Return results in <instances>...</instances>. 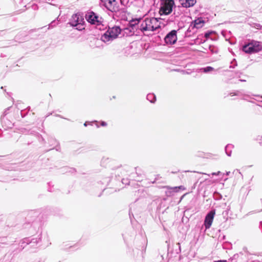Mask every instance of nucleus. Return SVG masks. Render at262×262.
<instances>
[{"instance_id": "obj_1", "label": "nucleus", "mask_w": 262, "mask_h": 262, "mask_svg": "<svg viewBox=\"0 0 262 262\" xmlns=\"http://www.w3.org/2000/svg\"><path fill=\"white\" fill-rule=\"evenodd\" d=\"M160 19L155 17L145 18L140 24L139 29L143 33L156 31L161 27Z\"/></svg>"}, {"instance_id": "obj_2", "label": "nucleus", "mask_w": 262, "mask_h": 262, "mask_svg": "<svg viewBox=\"0 0 262 262\" xmlns=\"http://www.w3.org/2000/svg\"><path fill=\"white\" fill-rule=\"evenodd\" d=\"M101 1L108 10L115 13L116 16L123 17L125 15V8H120V6L117 5L116 0H101Z\"/></svg>"}, {"instance_id": "obj_3", "label": "nucleus", "mask_w": 262, "mask_h": 262, "mask_svg": "<svg viewBox=\"0 0 262 262\" xmlns=\"http://www.w3.org/2000/svg\"><path fill=\"white\" fill-rule=\"evenodd\" d=\"M121 31L120 28L117 26L112 28L109 27L108 30L101 35V40L104 42L111 41L118 37Z\"/></svg>"}, {"instance_id": "obj_4", "label": "nucleus", "mask_w": 262, "mask_h": 262, "mask_svg": "<svg viewBox=\"0 0 262 262\" xmlns=\"http://www.w3.org/2000/svg\"><path fill=\"white\" fill-rule=\"evenodd\" d=\"M84 19L83 13H77L73 14L70 19L69 24L79 31L84 29Z\"/></svg>"}, {"instance_id": "obj_5", "label": "nucleus", "mask_w": 262, "mask_h": 262, "mask_svg": "<svg viewBox=\"0 0 262 262\" xmlns=\"http://www.w3.org/2000/svg\"><path fill=\"white\" fill-rule=\"evenodd\" d=\"M174 5L173 0H161L159 8L160 15H167L170 14Z\"/></svg>"}, {"instance_id": "obj_6", "label": "nucleus", "mask_w": 262, "mask_h": 262, "mask_svg": "<svg viewBox=\"0 0 262 262\" xmlns=\"http://www.w3.org/2000/svg\"><path fill=\"white\" fill-rule=\"evenodd\" d=\"M40 242V237L30 238L26 237L23 239L20 242V246L23 249L26 245H29L31 248H36L38 244Z\"/></svg>"}, {"instance_id": "obj_7", "label": "nucleus", "mask_w": 262, "mask_h": 262, "mask_svg": "<svg viewBox=\"0 0 262 262\" xmlns=\"http://www.w3.org/2000/svg\"><path fill=\"white\" fill-rule=\"evenodd\" d=\"M86 20L91 24L100 26L102 23V18L93 11L88 12L85 16Z\"/></svg>"}, {"instance_id": "obj_8", "label": "nucleus", "mask_w": 262, "mask_h": 262, "mask_svg": "<svg viewBox=\"0 0 262 262\" xmlns=\"http://www.w3.org/2000/svg\"><path fill=\"white\" fill-rule=\"evenodd\" d=\"M164 40L167 44L173 45L175 43L177 40V31L174 30L171 31L166 35Z\"/></svg>"}, {"instance_id": "obj_9", "label": "nucleus", "mask_w": 262, "mask_h": 262, "mask_svg": "<svg viewBox=\"0 0 262 262\" xmlns=\"http://www.w3.org/2000/svg\"><path fill=\"white\" fill-rule=\"evenodd\" d=\"M215 214V210H212L207 214L204 221L206 229H209L211 227Z\"/></svg>"}, {"instance_id": "obj_10", "label": "nucleus", "mask_w": 262, "mask_h": 262, "mask_svg": "<svg viewBox=\"0 0 262 262\" xmlns=\"http://www.w3.org/2000/svg\"><path fill=\"white\" fill-rule=\"evenodd\" d=\"M182 7L189 8L193 6L196 3V0H180Z\"/></svg>"}, {"instance_id": "obj_11", "label": "nucleus", "mask_w": 262, "mask_h": 262, "mask_svg": "<svg viewBox=\"0 0 262 262\" xmlns=\"http://www.w3.org/2000/svg\"><path fill=\"white\" fill-rule=\"evenodd\" d=\"M253 47V46H252V44L249 42L243 46V50L245 53L249 54L257 52L256 51H255V49Z\"/></svg>"}, {"instance_id": "obj_12", "label": "nucleus", "mask_w": 262, "mask_h": 262, "mask_svg": "<svg viewBox=\"0 0 262 262\" xmlns=\"http://www.w3.org/2000/svg\"><path fill=\"white\" fill-rule=\"evenodd\" d=\"M250 42L252 44V46H253V47L255 49V51H256L257 52L261 50V46L259 41L252 40Z\"/></svg>"}, {"instance_id": "obj_13", "label": "nucleus", "mask_w": 262, "mask_h": 262, "mask_svg": "<svg viewBox=\"0 0 262 262\" xmlns=\"http://www.w3.org/2000/svg\"><path fill=\"white\" fill-rule=\"evenodd\" d=\"M183 7L179 6L177 8L174 9L173 15L174 17L178 18L182 14V10H181Z\"/></svg>"}, {"instance_id": "obj_14", "label": "nucleus", "mask_w": 262, "mask_h": 262, "mask_svg": "<svg viewBox=\"0 0 262 262\" xmlns=\"http://www.w3.org/2000/svg\"><path fill=\"white\" fill-rule=\"evenodd\" d=\"M167 188L169 190H171V191L178 192L180 190H185V187L183 186H179L176 187H167Z\"/></svg>"}, {"instance_id": "obj_15", "label": "nucleus", "mask_w": 262, "mask_h": 262, "mask_svg": "<svg viewBox=\"0 0 262 262\" xmlns=\"http://www.w3.org/2000/svg\"><path fill=\"white\" fill-rule=\"evenodd\" d=\"M233 148V145L232 144H228L225 147V152L228 156H231L232 152V149Z\"/></svg>"}, {"instance_id": "obj_16", "label": "nucleus", "mask_w": 262, "mask_h": 262, "mask_svg": "<svg viewBox=\"0 0 262 262\" xmlns=\"http://www.w3.org/2000/svg\"><path fill=\"white\" fill-rule=\"evenodd\" d=\"M121 3V6L120 8H124L126 10V8L129 6V0H120ZM127 11L126 10V12Z\"/></svg>"}, {"instance_id": "obj_17", "label": "nucleus", "mask_w": 262, "mask_h": 262, "mask_svg": "<svg viewBox=\"0 0 262 262\" xmlns=\"http://www.w3.org/2000/svg\"><path fill=\"white\" fill-rule=\"evenodd\" d=\"M146 98L151 103H154L156 100V96L154 94H148L147 95Z\"/></svg>"}, {"instance_id": "obj_18", "label": "nucleus", "mask_w": 262, "mask_h": 262, "mask_svg": "<svg viewBox=\"0 0 262 262\" xmlns=\"http://www.w3.org/2000/svg\"><path fill=\"white\" fill-rule=\"evenodd\" d=\"M214 70V68L210 66L203 68L200 69V71L203 72L204 73H208Z\"/></svg>"}, {"instance_id": "obj_19", "label": "nucleus", "mask_w": 262, "mask_h": 262, "mask_svg": "<svg viewBox=\"0 0 262 262\" xmlns=\"http://www.w3.org/2000/svg\"><path fill=\"white\" fill-rule=\"evenodd\" d=\"M58 25V21L56 20H53L49 25L48 29H52Z\"/></svg>"}, {"instance_id": "obj_20", "label": "nucleus", "mask_w": 262, "mask_h": 262, "mask_svg": "<svg viewBox=\"0 0 262 262\" xmlns=\"http://www.w3.org/2000/svg\"><path fill=\"white\" fill-rule=\"evenodd\" d=\"M238 257V254H235L232 257H230L228 260L231 262H236Z\"/></svg>"}, {"instance_id": "obj_21", "label": "nucleus", "mask_w": 262, "mask_h": 262, "mask_svg": "<svg viewBox=\"0 0 262 262\" xmlns=\"http://www.w3.org/2000/svg\"><path fill=\"white\" fill-rule=\"evenodd\" d=\"M141 19H133L130 22V25L132 27L135 26L136 25H138Z\"/></svg>"}, {"instance_id": "obj_22", "label": "nucleus", "mask_w": 262, "mask_h": 262, "mask_svg": "<svg viewBox=\"0 0 262 262\" xmlns=\"http://www.w3.org/2000/svg\"><path fill=\"white\" fill-rule=\"evenodd\" d=\"M122 182L123 184H128L129 183L128 179H122Z\"/></svg>"}, {"instance_id": "obj_23", "label": "nucleus", "mask_w": 262, "mask_h": 262, "mask_svg": "<svg viewBox=\"0 0 262 262\" xmlns=\"http://www.w3.org/2000/svg\"><path fill=\"white\" fill-rule=\"evenodd\" d=\"M211 34V32H206V33H205V37L206 38H208V37L210 36V34Z\"/></svg>"}, {"instance_id": "obj_24", "label": "nucleus", "mask_w": 262, "mask_h": 262, "mask_svg": "<svg viewBox=\"0 0 262 262\" xmlns=\"http://www.w3.org/2000/svg\"><path fill=\"white\" fill-rule=\"evenodd\" d=\"M101 125L102 126H106L107 125V123L104 121H101Z\"/></svg>"}, {"instance_id": "obj_25", "label": "nucleus", "mask_w": 262, "mask_h": 262, "mask_svg": "<svg viewBox=\"0 0 262 262\" xmlns=\"http://www.w3.org/2000/svg\"><path fill=\"white\" fill-rule=\"evenodd\" d=\"M220 173H221V172H220V171H218V172H213V173H211V174H212V176H217V175H219Z\"/></svg>"}, {"instance_id": "obj_26", "label": "nucleus", "mask_w": 262, "mask_h": 262, "mask_svg": "<svg viewBox=\"0 0 262 262\" xmlns=\"http://www.w3.org/2000/svg\"><path fill=\"white\" fill-rule=\"evenodd\" d=\"M32 8L34 10H36V9H38V7H37V5L34 4L32 5Z\"/></svg>"}, {"instance_id": "obj_27", "label": "nucleus", "mask_w": 262, "mask_h": 262, "mask_svg": "<svg viewBox=\"0 0 262 262\" xmlns=\"http://www.w3.org/2000/svg\"><path fill=\"white\" fill-rule=\"evenodd\" d=\"M201 23V21L198 20H195V25H199V24Z\"/></svg>"}, {"instance_id": "obj_28", "label": "nucleus", "mask_w": 262, "mask_h": 262, "mask_svg": "<svg viewBox=\"0 0 262 262\" xmlns=\"http://www.w3.org/2000/svg\"><path fill=\"white\" fill-rule=\"evenodd\" d=\"M235 74L238 77H239V74H241V73L239 72H235Z\"/></svg>"}, {"instance_id": "obj_29", "label": "nucleus", "mask_w": 262, "mask_h": 262, "mask_svg": "<svg viewBox=\"0 0 262 262\" xmlns=\"http://www.w3.org/2000/svg\"><path fill=\"white\" fill-rule=\"evenodd\" d=\"M214 262H227L226 260H220L217 261H214Z\"/></svg>"}, {"instance_id": "obj_30", "label": "nucleus", "mask_w": 262, "mask_h": 262, "mask_svg": "<svg viewBox=\"0 0 262 262\" xmlns=\"http://www.w3.org/2000/svg\"><path fill=\"white\" fill-rule=\"evenodd\" d=\"M230 95H231V96H233V95H238V93H231L230 94Z\"/></svg>"}, {"instance_id": "obj_31", "label": "nucleus", "mask_w": 262, "mask_h": 262, "mask_svg": "<svg viewBox=\"0 0 262 262\" xmlns=\"http://www.w3.org/2000/svg\"><path fill=\"white\" fill-rule=\"evenodd\" d=\"M84 125L85 126H86L88 125V122H85L84 123Z\"/></svg>"}, {"instance_id": "obj_32", "label": "nucleus", "mask_w": 262, "mask_h": 262, "mask_svg": "<svg viewBox=\"0 0 262 262\" xmlns=\"http://www.w3.org/2000/svg\"><path fill=\"white\" fill-rule=\"evenodd\" d=\"M230 171H228V172H227L226 174V176H229V174H230Z\"/></svg>"}, {"instance_id": "obj_33", "label": "nucleus", "mask_w": 262, "mask_h": 262, "mask_svg": "<svg viewBox=\"0 0 262 262\" xmlns=\"http://www.w3.org/2000/svg\"><path fill=\"white\" fill-rule=\"evenodd\" d=\"M240 81H246V80H242V79H241Z\"/></svg>"}, {"instance_id": "obj_34", "label": "nucleus", "mask_w": 262, "mask_h": 262, "mask_svg": "<svg viewBox=\"0 0 262 262\" xmlns=\"http://www.w3.org/2000/svg\"><path fill=\"white\" fill-rule=\"evenodd\" d=\"M73 247H74V246H70V247H69V248H73Z\"/></svg>"}, {"instance_id": "obj_35", "label": "nucleus", "mask_w": 262, "mask_h": 262, "mask_svg": "<svg viewBox=\"0 0 262 262\" xmlns=\"http://www.w3.org/2000/svg\"><path fill=\"white\" fill-rule=\"evenodd\" d=\"M260 144H261V145H262V142H261H261H260Z\"/></svg>"}]
</instances>
